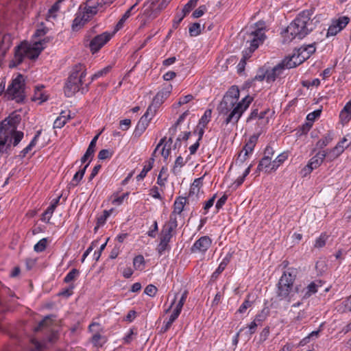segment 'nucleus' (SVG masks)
<instances>
[{
	"instance_id": "6",
	"label": "nucleus",
	"mask_w": 351,
	"mask_h": 351,
	"mask_svg": "<svg viewBox=\"0 0 351 351\" xmlns=\"http://www.w3.org/2000/svg\"><path fill=\"white\" fill-rule=\"evenodd\" d=\"M24 86L23 77L19 74L8 86L6 94L10 99H15L17 102H22L25 98Z\"/></svg>"
},
{
	"instance_id": "47",
	"label": "nucleus",
	"mask_w": 351,
	"mask_h": 351,
	"mask_svg": "<svg viewBox=\"0 0 351 351\" xmlns=\"http://www.w3.org/2000/svg\"><path fill=\"white\" fill-rule=\"evenodd\" d=\"M199 0H190L183 8L182 12L184 14H189L197 4Z\"/></svg>"
},
{
	"instance_id": "21",
	"label": "nucleus",
	"mask_w": 351,
	"mask_h": 351,
	"mask_svg": "<svg viewBox=\"0 0 351 351\" xmlns=\"http://www.w3.org/2000/svg\"><path fill=\"white\" fill-rule=\"evenodd\" d=\"M341 123L343 125L346 124L351 119V104H347L343 110L341 111L339 114Z\"/></svg>"
},
{
	"instance_id": "11",
	"label": "nucleus",
	"mask_w": 351,
	"mask_h": 351,
	"mask_svg": "<svg viewBox=\"0 0 351 351\" xmlns=\"http://www.w3.org/2000/svg\"><path fill=\"white\" fill-rule=\"evenodd\" d=\"M292 285H289L287 280L285 279V275H282L278 284V296L281 300L287 299L288 302L291 301L289 294L292 289Z\"/></svg>"
},
{
	"instance_id": "2",
	"label": "nucleus",
	"mask_w": 351,
	"mask_h": 351,
	"mask_svg": "<svg viewBox=\"0 0 351 351\" xmlns=\"http://www.w3.org/2000/svg\"><path fill=\"white\" fill-rule=\"evenodd\" d=\"M312 10L301 12L293 22L287 27L283 34L284 42L289 43L293 39H302L316 27L318 20L311 19Z\"/></svg>"
},
{
	"instance_id": "29",
	"label": "nucleus",
	"mask_w": 351,
	"mask_h": 351,
	"mask_svg": "<svg viewBox=\"0 0 351 351\" xmlns=\"http://www.w3.org/2000/svg\"><path fill=\"white\" fill-rule=\"evenodd\" d=\"M99 3L97 1L96 3L93 2L92 0H89L88 1V5L85 7V12L86 16H89V14L93 15L97 14V7L99 5Z\"/></svg>"
},
{
	"instance_id": "46",
	"label": "nucleus",
	"mask_w": 351,
	"mask_h": 351,
	"mask_svg": "<svg viewBox=\"0 0 351 351\" xmlns=\"http://www.w3.org/2000/svg\"><path fill=\"white\" fill-rule=\"evenodd\" d=\"M189 34L191 36H196L201 33V26L198 23H193L189 29Z\"/></svg>"
},
{
	"instance_id": "28",
	"label": "nucleus",
	"mask_w": 351,
	"mask_h": 351,
	"mask_svg": "<svg viewBox=\"0 0 351 351\" xmlns=\"http://www.w3.org/2000/svg\"><path fill=\"white\" fill-rule=\"evenodd\" d=\"M11 46L10 36L9 35H4L0 43V53L4 56L6 51Z\"/></svg>"
},
{
	"instance_id": "33",
	"label": "nucleus",
	"mask_w": 351,
	"mask_h": 351,
	"mask_svg": "<svg viewBox=\"0 0 351 351\" xmlns=\"http://www.w3.org/2000/svg\"><path fill=\"white\" fill-rule=\"evenodd\" d=\"M338 311L342 313L351 312V295L338 306Z\"/></svg>"
},
{
	"instance_id": "19",
	"label": "nucleus",
	"mask_w": 351,
	"mask_h": 351,
	"mask_svg": "<svg viewBox=\"0 0 351 351\" xmlns=\"http://www.w3.org/2000/svg\"><path fill=\"white\" fill-rule=\"evenodd\" d=\"M89 20V16H86L84 13H79L73 21L72 29L77 31L82 28L84 24Z\"/></svg>"
},
{
	"instance_id": "39",
	"label": "nucleus",
	"mask_w": 351,
	"mask_h": 351,
	"mask_svg": "<svg viewBox=\"0 0 351 351\" xmlns=\"http://www.w3.org/2000/svg\"><path fill=\"white\" fill-rule=\"evenodd\" d=\"M332 134L328 132L323 138L317 142V146L322 149L328 145L332 141Z\"/></svg>"
},
{
	"instance_id": "54",
	"label": "nucleus",
	"mask_w": 351,
	"mask_h": 351,
	"mask_svg": "<svg viewBox=\"0 0 351 351\" xmlns=\"http://www.w3.org/2000/svg\"><path fill=\"white\" fill-rule=\"evenodd\" d=\"M156 110L157 108H155V106H153L152 102V104L149 106V107L147 109V111L143 116H147V119H149L150 117L152 119V117H154V115L155 114Z\"/></svg>"
},
{
	"instance_id": "5",
	"label": "nucleus",
	"mask_w": 351,
	"mask_h": 351,
	"mask_svg": "<svg viewBox=\"0 0 351 351\" xmlns=\"http://www.w3.org/2000/svg\"><path fill=\"white\" fill-rule=\"evenodd\" d=\"M21 120V116L12 112L8 117L0 123V151L5 146L6 140V131L16 130L17 125Z\"/></svg>"
},
{
	"instance_id": "44",
	"label": "nucleus",
	"mask_w": 351,
	"mask_h": 351,
	"mask_svg": "<svg viewBox=\"0 0 351 351\" xmlns=\"http://www.w3.org/2000/svg\"><path fill=\"white\" fill-rule=\"evenodd\" d=\"M54 210L55 208L53 206L50 205L43 214L41 220L47 223H49Z\"/></svg>"
},
{
	"instance_id": "13",
	"label": "nucleus",
	"mask_w": 351,
	"mask_h": 351,
	"mask_svg": "<svg viewBox=\"0 0 351 351\" xmlns=\"http://www.w3.org/2000/svg\"><path fill=\"white\" fill-rule=\"evenodd\" d=\"M212 243L211 239L208 236L201 237L197 240L191 248L193 253H204L210 247Z\"/></svg>"
},
{
	"instance_id": "63",
	"label": "nucleus",
	"mask_w": 351,
	"mask_h": 351,
	"mask_svg": "<svg viewBox=\"0 0 351 351\" xmlns=\"http://www.w3.org/2000/svg\"><path fill=\"white\" fill-rule=\"evenodd\" d=\"M75 286L74 285L71 284L69 285V287L64 290H62L59 295L65 296V297H69L73 294V289H74Z\"/></svg>"
},
{
	"instance_id": "24",
	"label": "nucleus",
	"mask_w": 351,
	"mask_h": 351,
	"mask_svg": "<svg viewBox=\"0 0 351 351\" xmlns=\"http://www.w3.org/2000/svg\"><path fill=\"white\" fill-rule=\"evenodd\" d=\"M154 160L155 159L153 157L149 159L141 172L136 176L137 181L143 180L146 176L147 173L152 169Z\"/></svg>"
},
{
	"instance_id": "32",
	"label": "nucleus",
	"mask_w": 351,
	"mask_h": 351,
	"mask_svg": "<svg viewBox=\"0 0 351 351\" xmlns=\"http://www.w3.org/2000/svg\"><path fill=\"white\" fill-rule=\"evenodd\" d=\"M176 215L177 214L171 213L169 220L163 226V227L172 231H175L178 226Z\"/></svg>"
},
{
	"instance_id": "4",
	"label": "nucleus",
	"mask_w": 351,
	"mask_h": 351,
	"mask_svg": "<svg viewBox=\"0 0 351 351\" xmlns=\"http://www.w3.org/2000/svg\"><path fill=\"white\" fill-rule=\"evenodd\" d=\"M44 49L42 42H35L32 45L22 43L15 48L14 56L10 62V67H15L22 63L25 57L31 60L36 59Z\"/></svg>"
},
{
	"instance_id": "14",
	"label": "nucleus",
	"mask_w": 351,
	"mask_h": 351,
	"mask_svg": "<svg viewBox=\"0 0 351 351\" xmlns=\"http://www.w3.org/2000/svg\"><path fill=\"white\" fill-rule=\"evenodd\" d=\"M6 136L7 137L5 138L6 140L5 141V145L8 142V141H10V143L6 145V149H8L10 147L11 144H12L14 147L18 145L23 139L24 134L21 131L12 130L6 131Z\"/></svg>"
},
{
	"instance_id": "16",
	"label": "nucleus",
	"mask_w": 351,
	"mask_h": 351,
	"mask_svg": "<svg viewBox=\"0 0 351 351\" xmlns=\"http://www.w3.org/2000/svg\"><path fill=\"white\" fill-rule=\"evenodd\" d=\"M172 90V86L169 84L160 90L153 99V106L158 108L164 101L170 95Z\"/></svg>"
},
{
	"instance_id": "41",
	"label": "nucleus",
	"mask_w": 351,
	"mask_h": 351,
	"mask_svg": "<svg viewBox=\"0 0 351 351\" xmlns=\"http://www.w3.org/2000/svg\"><path fill=\"white\" fill-rule=\"evenodd\" d=\"M250 56V54L247 53V51L243 52V58H241V60H240L239 63L237 65L238 73H241L244 71L246 64V60Z\"/></svg>"
},
{
	"instance_id": "31",
	"label": "nucleus",
	"mask_w": 351,
	"mask_h": 351,
	"mask_svg": "<svg viewBox=\"0 0 351 351\" xmlns=\"http://www.w3.org/2000/svg\"><path fill=\"white\" fill-rule=\"evenodd\" d=\"M258 137L256 136H252L250 138L248 142L245 145V146L243 148V152L249 154L251 153L257 142Z\"/></svg>"
},
{
	"instance_id": "42",
	"label": "nucleus",
	"mask_w": 351,
	"mask_h": 351,
	"mask_svg": "<svg viewBox=\"0 0 351 351\" xmlns=\"http://www.w3.org/2000/svg\"><path fill=\"white\" fill-rule=\"evenodd\" d=\"M47 245V239L46 238H43L40 239L34 247V250L36 252H43Z\"/></svg>"
},
{
	"instance_id": "51",
	"label": "nucleus",
	"mask_w": 351,
	"mask_h": 351,
	"mask_svg": "<svg viewBox=\"0 0 351 351\" xmlns=\"http://www.w3.org/2000/svg\"><path fill=\"white\" fill-rule=\"evenodd\" d=\"M157 292V288L153 285H147L144 291V293L150 297L155 296Z\"/></svg>"
},
{
	"instance_id": "56",
	"label": "nucleus",
	"mask_w": 351,
	"mask_h": 351,
	"mask_svg": "<svg viewBox=\"0 0 351 351\" xmlns=\"http://www.w3.org/2000/svg\"><path fill=\"white\" fill-rule=\"evenodd\" d=\"M167 168L163 167H162V169L159 173V175L157 178V184H159L160 186L165 185L167 178H162V174L165 173L167 171Z\"/></svg>"
},
{
	"instance_id": "59",
	"label": "nucleus",
	"mask_w": 351,
	"mask_h": 351,
	"mask_svg": "<svg viewBox=\"0 0 351 351\" xmlns=\"http://www.w3.org/2000/svg\"><path fill=\"white\" fill-rule=\"evenodd\" d=\"M184 164L185 162L184 161L183 158L181 156H178L175 161V165L173 169V173H176V169L178 167H182L184 165Z\"/></svg>"
},
{
	"instance_id": "49",
	"label": "nucleus",
	"mask_w": 351,
	"mask_h": 351,
	"mask_svg": "<svg viewBox=\"0 0 351 351\" xmlns=\"http://www.w3.org/2000/svg\"><path fill=\"white\" fill-rule=\"evenodd\" d=\"M228 263V260L225 258L223 259L221 263L219 264L217 269L215 270V271L213 273V276L217 277L218 275H219L226 268Z\"/></svg>"
},
{
	"instance_id": "62",
	"label": "nucleus",
	"mask_w": 351,
	"mask_h": 351,
	"mask_svg": "<svg viewBox=\"0 0 351 351\" xmlns=\"http://www.w3.org/2000/svg\"><path fill=\"white\" fill-rule=\"evenodd\" d=\"M321 112V110H317L309 113L306 117V119L309 121H314L316 118L320 116Z\"/></svg>"
},
{
	"instance_id": "9",
	"label": "nucleus",
	"mask_w": 351,
	"mask_h": 351,
	"mask_svg": "<svg viewBox=\"0 0 351 351\" xmlns=\"http://www.w3.org/2000/svg\"><path fill=\"white\" fill-rule=\"evenodd\" d=\"M113 36V34L106 32L95 36L89 43V48L93 53H97Z\"/></svg>"
},
{
	"instance_id": "30",
	"label": "nucleus",
	"mask_w": 351,
	"mask_h": 351,
	"mask_svg": "<svg viewBox=\"0 0 351 351\" xmlns=\"http://www.w3.org/2000/svg\"><path fill=\"white\" fill-rule=\"evenodd\" d=\"M89 163H90V162L88 163H87L82 169H80L77 172H76V173L74 175L73 180L70 184L71 185L77 186L78 184V183L82 179L84 175L86 172V168L89 165Z\"/></svg>"
},
{
	"instance_id": "50",
	"label": "nucleus",
	"mask_w": 351,
	"mask_h": 351,
	"mask_svg": "<svg viewBox=\"0 0 351 351\" xmlns=\"http://www.w3.org/2000/svg\"><path fill=\"white\" fill-rule=\"evenodd\" d=\"M144 263V257L142 255L136 256L133 261V265L136 269H141Z\"/></svg>"
},
{
	"instance_id": "10",
	"label": "nucleus",
	"mask_w": 351,
	"mask_h": 351,
	"mask_svg": "<svg viewBox=\"0 0 351 351\" xmlns=\"http://www.w3.org/2000/svg\"><path fill=\"white\" fill-rule=\"evenodd\" d=\"M250 36L252 37L250 40H247V42L250 43V47L248 49V53L251 54L254 52L259 46L261 43H263L265 38V34L263 29H256L254 31H252L250 33Z\"/></svg>"
},
{
	"instance_id": "36",
	"label": "nucleus",
	"mask_w": 351,
	"mask_h": 351,
	"mask_svg": "<svg viewBox=\"0 0 351 351\" xmlns=\"http://www.w3.org/2000/svg\"><path fill=\"white\" fill-rule=\"evenodd\" d=\"M271 167H272L271 159L267 158L266 157H263L261 159V160L259 162L257 169L258 171H263V169H265L266 171H267V169H269V168L271 170Z\"/></svg>"
},
{
	"instance_id": "22",
	"label": "nucleus",
	"mask_w": 351,
	"mask_h": 351,
	"mask_svg": "<svg viewBox=\"0 0 351 351\" xmlns=\"http://www.w3.org/2000/svg\"><path fill=\"white\" fill-rule=\"evenodd\" d=\"M326 158L325 151L319 152L315 156H313L308 162V165L314 169L320 166Z\"/></svg>"
},
{
	"instance_id": "45",
	"label": "nucleus",
	"mask_w": 351,
	"mask_h": 351,
	"mask_svg": "<svg viewBox=\"0 0 351 351\" xmlns=\"http://www.w3.org/2000/svg\"><path fill=\"white\" fill-rule=\"evenodd\" d=\"M70 119V116H68V118H66L65 116L58 117L53 123L54 128H62L66 123L67 120Z\"/></svg>"
},
{
	"instance_id": "18",
	"label": "nucleus",
	"mask_w": 351,
	"mask_h": 351,
	"mask_svg": "<svg viewBox=\"0 0 351 351\" xmlns=\"http://www.w3.org/2000/svg\"><path fill=\"white\" fill-rule=\"evenodd\" d=\"M321 287V281L320 280H315L313 282H311L306 289H304L302 291V298H308L310 296H311L313 294L317 292L318 287Z\"/></svg>"
},
{
	"instance_id": "53",
	"label": "nucleus",
	"mask_w": 351,
	"mask_h": 351,
	"mask_svg": "<svg viewBox=\"0 0 351 351\" xmlns=\"http://www.w3.org/2000/svg\"><path fill=\"white\" fill-rule=\"evenodd\" d=\"M169 248L168 243H164V241L160 240V243L157 246V251L160 255H162L163 252Z\"/></svg>"
},
{
	"instance_id": "8",
	"label": "nucleus",
	"mask_w": 351,
	"mask_h": 351,
	"mask_svg": "<svg viewBox=\"0 0 351 351\" xmlns=\"http://www.w3.org/2000/svg\"><path fill=\"white\" fill-rule=\"evenodd\" d=\"M315 43L308 45L306 47H302L298 50V53H294L292 56L289 57L290 59H293V63L291 65L297 66L302 64L304 61L308 59L311 54L315 51Z\"/></svg>"
},
{
	"instance_id": "25",
	"label": "nucleus",
	"mask_w": 351,
	"mask_h": 351,
	"mask_svg": "<svg viewBox=\"0 0 351 351\" xmlns=\"http://www.w3.org/2000/svg\"><path fill=\"white\" fill-rule=\"evenodd\" d=\"M43 86L36 87L32 100L40 101V103H43L47 100V95H46L43 92Z\"/></svg>"
},
{
	"instance_id": "58",
	"label": "nucleus",
	"mask_w": 351,
	"mask_h": 351,
	"mask_svg": "<svg viewBox=\"0 0 351 351\" xmlns=\"http://www.w3.org/2000/svg\"><path fill=\"white\" fill-rule=\"evenodd\" d=\"M247 155V154L241 151L235 160V165H241L246 160Z\"/></svg>"
},
{
	"instance_id": "17",
	"label": "nucleus",
	"mask_w": 351,
	"mask_h": 351,
	"mask_svg": "<svg viewBox=\"0 0 351 351\" xmlns=\"http://www.w3.org/2000/svg\"><path fill=\"white\" fill-rule=\"evenodd\" d=\"M151 117L149 119H147V116L141 117L134 131L133 135L134 137L138 138L142 135L147 129Z\"/></svg>"
},
{
	"instance_id": "23",
	"label": "nucleus",
	"mask_w": 351,
	"mask_h": 351,
	"mask_svg": "<svg viewBox=\"0 0 351 351\" xmlns=\"http://www.w3.org/2000/svg\"><path fill=\"white\" fill-rule=\"evenodd\" d=\"M187 200L186 197H178L174 202L173 210L172 213L177 215H180L183 211L184 206L186 205Z\"/></svg>"
},
{
	"instance_id": "12",
	"label": "nucleus",
	"mask_w": 351,
	"mask_h": 351,
	"mask_svg": "<svg viewBox=\"0 0 351 351\" xmlns=\"http://www.w3.org/2000/svg\"><path fill=\"white\" fill-rule=\"evenodd\" d=\"M349 21L350 19L347 16H341L339 18L329 26L326 36H335L348 25Z\"/></svg>"
},
{
	"instance_id": "60",
	"label": "nucleus",
	"mask_w": 351,
	"mask_h": 351,
	"mask_svg": "<svg viewBox=\"0 0 351 351\" xmlns=\"http://www.w3.org/2000/svg\"><path fill=\"white\" fill-rule=\"evenodd\" d=\"M35 145L34 141H31L30 143L21 152L19 156L22 158L25 157L26 154H28Z\"/></svg>"
},
{
	"instance_id": "26",
	"label": "nucleus",
	"mask_w": 351,
	"mask_h": 351,
	"mask_svg": "<svg viewBox=\"0 0 351 351\" xmlns=\"http://www.w3.org/2000/svg\"><path fill=\"white\" fill-rule=\"evenodd\" d=\"M298 274V270L293 267H289L284 271L282 275H285V279L287 280L289 285L293 286L295 279Z\"/></svg>"
},
{
	"instance_id": "38",
	"label": "nucleus",
	"mask_w": 351,
	"mask_h": 351,
	"mask_svg": "<svg viewBox=\"0 0 351 351\" xmlns=\"http://www.w3.org/2000/svg\"><path fill=\"white\" fill-rule=\"evenodd\" d=\"M212 114V110L210 109H207L204 115L201 117L199 121V126H203L205 128L208 123L210 121V117Z\"/></svg>"
},
{
	"instance_id": "55",
	"label": "nucleus",
	"mask_w": 351,
	"mask_h": 351,
	"mask_svg": "<svg viewBox=\"0 0 351 351\" xmlns=\"http://www.w3.org/2000/svg\"><path fill=\"white\" fill-rule=\"evenodd\" d=\"M187 295H188V291H184L182 294V296L178 302V303L177 304L176 308L182 311V308L184 306V304L186 300V298H187Z\"/></svg>"
},
{
	"instance_id": "43",
	"label": "nucleus",
	"mask_w": 351,
	"mask_h": 351,
	"mask_svg": "<svg viewBox=\"0 0 351 351\" xmlns=\"http://www.w3.org/2000/svg\"><path fill=\"white\" fill-rule=\"evenodd\" d=\"M269 310L267 308H264L259 313L256 315L254 321L261 324L267 318Z\"/></svg>"
},
{
	"instance_id": "57",
	"label": "nucleus",
	"mask_w": 351,
	"mask_h": 351,
	"mask_svg": "<svg viewBox=\"0 0 351 351\" xmlns=\"http://www.w3.org/2000/svg\"><path fill=\"white\" fill-rule=\"evenodd\" d=\"M101 132H99V134H97L96 136H95V137L92 139V141H90L88 147V149L86 150L88 151H90V152H92L93 154L95 153V146H96V143H97V141L99 138V136L100 135Z\"/></svg>"
},
{
	"instance_id": "48",
	"label": "nucleus",
	"mask_w": 351,
	"mask_h": 351,
	"mask_svg": "<svg viewBox=\"0 0 351 351\" xmlns=\"http://www.w3.org/2000/svg\"><path fill=\"white\" fill-rule=\"evenodd\" d=\"M113 152L110 149H101L98 154V158L99 160H106L112 157Z\"/></svg>"
},
{
	"instance_id": "20",
	"label": "nucleus",
	"mask_w": 351,
	"mask_h": 351,
	"mask_svg": "<svg viewBox=\"0 0 351 351\" xmlns=\"http://www.w3.org/2000/svg\"><path fill=\"white\" fill-rule=\"evenodd\" d=\"M56 316L55 315H49L45 316L43 319L39 322L38 325L35 328V331L38 332L45 328H48L53 325Z\"/></svg>"
},
{
	"instance_id": "34",
	"label": "nucleus",
	"mask_w": 351,
	"mask_h": 351,
	"mask_svg": "<svg viewBox=\"0 0 351 351\" xmlns=\"http://www.w3.org/2000/svg\"><path fill=\"white\" fill-rule=\"evenodd\" d=\"M287 158V154L286 153H282L279 154L276 158L272 161V167L271 170H276L281 164H282Z\"/></svg>"
},
{
	"instance_id": "27",
	"label": "nucleus",
	"mask_w": 351,
	"mask_h": 351,
	"mask_svg": "<svg viewBox=\"0 0 351 351\" xmlns=\"http://www.w3.org/2000/svg\"><path fill=\"white\" fill-rule=\"evenodd\" d=\"M224 96H228L230 101L238 104L237 101L239 97V90L237 86H231Z\"/></svg>"
},
{
	"instance_id": "64",
	"label": "nucleus",
	"mask_w": 351,
	"mask_h": 351,
	"mask_svg": "<svg viewBox=\"0 0 351 351\" xmlns=\"http://www.w3.org/2000/svg\"><path fill=\"white\" fill-rule=\"evenodd\" d=\"M131 125V120L129 119H125L123 120H121L119 123L120 128L123 131L127 130Z\"/></svg>"
},
{
	"instance_id": "7",
	"label": "nucleus",
	"mask_w": 351,
	"mask_h": 351,
	"mask_svg": "<svg viewBox=\"0 0 351 351\" xmlns=\"http://www.w3.org/2000/svg\"><path fill=\"white\" fill-rule=\"evenodd\" d=\"M293 63V59L289 58H285L281 62L276 64L271 69H267V75H266V82L267 83L274 82L278 79L282 77L284 74V71L286 69L295 67V66L290 65Z\"/></svg>"
},
{
	"instance_id": "3",
	"label": "nucleus",
	"mask_w": 351,
	"mask_h": 351,
	"mask_svg": "<svg viewBox=\"0 0 351 351\" xmlns=\"http://www.w3.org/2000/svg\"><path fill=\"white\" fill-rule=\"evenodd\" d=\"M252 101V97L247 95L241 101L236 104L228 99V96H223L221 101L217 106V110L220 115L226 116L224 123L236 124L243 113L247 110Z\"/></svg>"
},
{
	"instance_id": "52",
	"label": "nucleus",
	"mask_w": 351,
	"mask_h": 351,
	"mask_svg": "<svg viewBox=\"0 0 351 351\" xmlns=\"http://www.w3.org/2000/svg\"><path fill=\"white\" fill-rule=\"evenodd\" d=\"M206 10V5H201L193 12L192 16L193 18H199L204 14Z\"/></svg>"
},
{
	"instance_id": "40",
	"label": "nucleus",
	"mask_w": 351,
	"mask_h": 351,
	"mask_svg": "<svg viewBox=\"0 0 351 351\" xmlns=\"http://www.w3.org/2000/svg\"><path fill=\"white\" fill-rule=\"evenodd\" d=\"M80 271L78 269L73 268L64 277V281L66 283H69L73 280H75L79 276Z\"/></svg>"
},
{
	"instance_id": "1",
	"label": "nucleus",
	"mask_w": 351,
	"mask_h": 351,
	"mask_svg": "<svg viewBox=\"0 0 351 351\" xmlns=\"http://www.w3.org/2000/svg\"><path fill=\"white\" fill-rule=\"evenodd\" d=\"M110 69L111 67L108 66L97 71L91 77L90 81L88 83H85V77L86 76V66L80 63L74 65L64 86V90L65 95L67 97H71L80 90H81L82 93L86 92L88 85L94 80L107 74Z\"/></svg>"
},
{
	"instance_id": "35",
	"label": "nucleus",
	"mask_w": 351,
	"mask_h": 351,
	"mask_svg": "<svg viewBox=\"0 0 351 351\" xmlns=\"http://www.w3.org/2000/svg\"><path fill=\"white\" fill-rule=\"evenodd\" d=\"M173 231L162 227L160 234V240L164 241V243H169L171 239L173 237Z\"/></svg>"
},
{
	"instance_id": "15",
	"label": "nucleus",
	"mask_w": 351,
	"mask_h": 351,
	"mask_svg": "<svg viewBox=\"0 0 351 351\" xmlns=\"http://www.w3.org/2000/svg\"><path fill=\"white\" fill-rule=\"evenodd\" d=\"M269 112V108L264 109L261 111H259L258 108H254L252 110L250 116L247 119V122H250L252 120H258L260 121V124H266L269 121V117H266Z\"/></svg>"
},
{
	"instance_id": "61",
	"label": "nucleus",
	"mask_w": 351,
	"mask_h": 351,
	"mask_svg": "<svg viewBox=\"0 0 351 351\" xmlns=\"http://www.w3.org/2000/svg\"><path fill=\"white\" fill-rule=\"evenodd\" d=\"M252 304V302L249 300H245L243 303L240 306L238 309V312L240 313H243L249 307H250Z\"/></svg>"
},
{
	"instance_id": "37",
	"label": "nucleus",
	"mask_w": 351,
	"mask_h": 351,
	"mask_svg": "<svg viewBox=\"0 0 351 351\" xmlns=\"http://www.w3.org/2000/svg\"><path fill=\"white\" fill-rule=\"evenodd\" d=\"M328 237L329 236L326 233H322L321 235L316 239L314 244V247L315 248L323 247L324 246H325Z\"/></svg>"
}]
</instances>
